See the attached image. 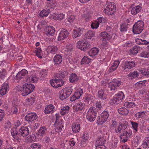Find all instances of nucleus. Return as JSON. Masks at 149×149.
Returning a JSON list of instances; mask_svg holds the SVG:
<instances>
[{
	"label": "nucleus",
	"mask_w": 149,
	"mask_h": 149,
	"mask_svg": "<svg viewBox=\"0 0 149 149\" xmlns=\"http://www.w3.org/2000/svg\"><path fill=\"white\" fill-rule=\"evenodd\" d=\"M69 34V32L65 29H62L60 33L59 34L58 38V40L61 41L65 39L68 37Z\"/></svg>",
	"instance_id": "13"
},
{
	"label": "nucleus",
	"mask_w": 149,
	"mask_h": 149,
	"mask_svg": "<svg viewBox=\"0 0 149 149\" xmlns=\"http://www.w3.org/2000/svg\"><path fill=\"white\" fill-rule=\"evenodd\" d=\"M97 95L99 98L102 100L106 99L107 98L106 94L104 93V90L102 89L98 91Z\"/></svg>",
	"instance_id": "39"
},
{
	"label": "nucleus",
	"mask_w": 149,
	"mask_h": 149,
	"mask_svg": "<svg viewBox=\"0 0 149 149\" xmlns=\"http://www.w3.org/2000/svg\"><path fill=\"white\" fill-rule=\"evenodd\" d=\"M118 113L121 115L125 116L127 115L129 111L124 107H122L118 109Z\"/></svg>",
	"instance_id": "27"
},
{
	"label": "nucleus",
	"mask_w": 149,
	"mask_h": 149,
	"mask_svg": "<svg viewBox=\"0 0 149 149\" xmlns=\"http://www.w3.org/2000/svg\"><path fill=\"white\" fill-rule=\"evenodd\" d=\"M142 99L144 102H149V91L144 94Z\"/></svg>",
	"instance_id": "61"
},
{
	"label": "nucleus",
	"mask_w": 149,
	"mask_h": 149,
	"mask_svg": "<svg viewBox=\"0 0 149 149\" xmlns=\"http://www.w3.org/2000/svg\"><path fill=\"white\" fill-rule=\"evenodd\" d=\"M69 109L70 107L68 106L63 107L60 111L61 114L62 115H64L68 113Z\"/></svg>",
	"instance_id": "48"
},
{
	"label": "nucleus",
	"mask_w": 149,
	"mask_h": 149,
	"mask_svg": "<svg viewBox=\"0 0 149 149\" xmlns=\"http://www.w3.org/2000/svg\"><path fill=\"white\" fill-rule=\"evenodd\" d=\"M81 34V31L80 28H77L73 30L72 36L77 38L80 37Z\"/></svg>",
	"instance_id": "25"
},
{
	"label": "nucleus",
	"mask_w": 149,
	"mask_h": 149,
	"mask_svg": "<svg viewBox=\"0 0 149 149\" xmlns=\"http://www.w3.org/2000/svg\"><path fill=\"white\" fill-rule=\"evenodd\" d=\"M35 102L34 97H30L26 99L25 100V104L26 105H33Z\"/></svg>",
	"instance_id": "42"
},
{
	"label": "nucleus",
	"mask_w": 149,
	"mask_h": 149,
	"mask_svg": "<svg viewBox=\"0 0 149 149\" xmlns=\"http://www.w3.org/2000/svg\"><path fill=\"white\" fill-rule=\"evenodd\" d=\"M38 118L37 114L34 112H31L28 113L25 116V120L29 123L32 122L36 119Z\"/></svg>",
	"instance_id": "12"
},
{
	"label": "nucleus",
	"mask_w": 149,
	"mask_h": 149,
	"mask_svg": "<svg viewBox=\"0 0 149 149\" xmlns=\"http://www.w3.org/2000/svg\"><path fill=\"white\" fill-rule=\"evenodd\" d=\"M128 77L130 79H133L137 78L139 76V73L136 71L131 72L128 74Z\"/></svg>",
	"instance_id": "45"
},
{
	"label": "nucleus",
	"mask_w": 149,
	"mask_h": 149,
	"mask_svg": "<svg viewBox=\"0 0 149 149\" xmlns=\"http://www.w3.org/2000/svg\"><path fill=\"white\" fill-rule=\"evenodd\" d=\"M68 96V95L66 93H65L64 91L62 90L61 92V94L60 96V98L61 100H63L65 99Z\"/></svg>",
	"instance_id": "63"
},
{
	"label": "nucleus",
	"mask_w": 149,
	"mask_h": 149,
	"mask_svg": "<svg viewBox=\"0 0 149 149\" xmlns=\"http://www.w3.org/2000/svg\"><path fill=\"white\" fill-rule=\"evenodd\" d=\"M50 10L49 9L46 8L43 9L39 13V15L42 17H46L50 13Z\"/></svg>",
	"instance_id": "32"
},
{
	"label": "nucleus",
	"mask_w": 149,
	"mask_h": 149,
	"mask_svg": "<svg viewBox=\"0 0 149 149\" xmlns=\"http://www.w3.org/2000/svg\"><path fill=\"white\" fill-rule=\"evenodd\" d=\"M99 49L97 47H94L92 48L88 52L89 55L91 56H93L97 55L98 53Z\"/></svg>",
	"instance_id": "26"
},
{
	"label": "nucleus",
	"mask_w": 149,
	"mask_h": 149,
	"mask_svg": "<svg viewBox=\"0 0 149 149\" xmlns=\"http://www.w3.org/2000/svg\"><path fill=\"white\" fill-rule=\"evenodd\" d=\"M110 125V129L111 130L115 128L117 126V122L114 119L112 120Z\"/></svg>",
	"instance_id": "62"
},
{
	"label": "nucleus",
	"mask_w": 149,
	"mask_h": 149,
	"mask_svg": "<svg viewBox=\"0 0 149 149\" xmlns=\"http://www.w3.org/2000/svg\"><path fill=\"white\" fill-rule=\"evenodd\" d=\"M68 17L67 18V20L70 23H72L75 19V16L73 14V12L70 10L67 12Z\"/></svg>",
	"instance_id": "21"
},
{
	"label": "nucleus",
	"mask_w": 149,
	"mask_h": 149,
	"mask_svg": "<svg viewBox=\"0 0 149 149\" xmlns=\"http://www.w3.org/2000/svg\"><path fill=\"white\" fill-rule=\"evenodd\" d=\"M125 95L122 91H119L115 94L110 100V103L113 104L121 102L125 99Z\"/></svg>",
	"instance_id": "3"
},
{
	"label": "nucleus",
	"mask_w": 149,
	"mask_h": 149,
	"mask_svg": "<svg viewBox=\"0 0 149 149\" xmlns=\"http://www.w3.org/2000/svg\"><path fill=\"white\" fill-rule=\"evenodd\" d=\"M121 82L117 79H113L109 83L108 87L111 91H115L121 85Z\"/></svg>",
	"instance_id": "8"
},
{
	"label": "nucleus",
	"mask_w": 149,
	"mask_h": 149,
	"mask_svg": "<svg viewBox=\"0 0 149 149\" xmlns=\"http://www.w3.org/2000/svg\"><path fill=\"white\" fill-rule=\"evenodd\" d=\"M90 136L88 131H85L83 132L82 137V142H85L89 139Z\"/></svg>",
	"instance_id": "24"
},
{
	"label": "nucleus",
	"mask_w": 149,
	"mask_h": 149,
	"mask_svg": "<svg viewBox=\"0 0 149 149\" xmlns=\"http://www.w3.org/2000/svg\"><path fill=\"white\" fill-rule=\"evenodd\" d=\"M124 106L127 107L133 108L135 106L134 103L132 102H126L124 104Z\"/></svg>",
	"instance_id": "52"
},
{
	"label": "nucleus",
	"mask_w": 149,
	"mask_h": 149,
	"mask_svg": "<svg viewBox=\"0 0 149 149\" xmlns=\"http://www.w3.org/2000/svg\"><path fill=\"white\" fill-rule=\"evenodd\" d=\"M19 134L24 137H26L29 133V129L26 126L21 127L19 129Z\"/></svg>",
	"instance_id": "18"
},
{
	"label": "nucleus",
	"mask_w": 149,
	"mask_h": 149,
	"mask_svg": "<svg viewBox=\"0 0 149 149\" xmlns=\"http://www.w3.org/2000/svg\"><path fill=\"white\" fill-rule=\"evenodd\" d=\"M9 86L7 83H3L0 89V94L1 95H5L9 91Z\"/></svg>",
	"instance_id": "19"
},
{
	"label": "nucleus",
	"mask_w": 149,
	"mask_h": 149,
	"mask_svg": "<svg viewBox=\"0 0 149 149\" xmlns=\"http://www.w3.org/2000/svg\"><path fill=\"white\" fill-rule=\"evenodd\" d=\"M96 116L97 115H86V119L89 122H93L95 120L96 118Z\"/></svg>",
	"instance_id": "60"
},
{
	"label": "nucleus",
	"mask_w": 149,
	"mask_h": 149,
	"mask_svg": "<svg viewBox=\"0 0 149 149\" xmlns=\"http://www.w3.org/2000/svg\"><path fill=\"white\" fill-rule=\"evenodd\" d=\"M28 71L25 69H22L16 76V79L19 80L23 78L27 74Z\"/></svg>",
	"instance_id": "23"
},
{
	"label": "nucleus",
	"mask_w": 149,
	"mask_h": 149,
	"mask_svg": "<svg viewBox=\"0 0 149 149\" xmlns=\"http://www.w3.org/2000/svg\"><path fill=\"white\" fill-rule=\"evenodd\" d=\"M55 32V29L54 27L51 26L46 27L45 29V33L48 36H53Z\"/></svg>",
	"instance_id": "17"
},
{
	"label": "nucleus",
	"mask_w": 149,
	"mask_h": 149,
	"mask_svg": "<svg viewBox=\"0 0 149 149\" xmlns=\"http://www.w3.org/2000/svg\"><path fill=\"white\" fill-rule=\"evenodd\" d=\"M145 85V82L144 81H140L138 82L134 85V87L137 89L141 88Z\"/></svg>",
	"instance_id": "44"
},
{
	"label": "nucleus",
	"mask_w": 149,
	"mask_h": 149,
	"mask_svg": "<svg viewBox=\"0 0 149 149\" xmlns=\"http://www.w3.org/2000/svg\"><path fill=\"white\" fill-rule=\"evenodd\" d=\"M136 65V64L134 61H127L123 63L122 67L123 69L125 70L126 69L132 68Z\"/></svg>",
	"instance_id": "9"
},
{
	"label": "nucleus",
	"mask_w": 149,
	"mask_h": 149,
	"mask_svg": "<svg viewBox=\"0 0 149 149\" xmlns=\"http://www.w3.org/2000/svg\"><path fill=\"white\" fill-rule=\"evenodd\" d=\"M97 115V113L95 107H92L89 109L86 113V115Z\"/></svg>",
	"instance_id": "43"
},
{
	"label": "nucleus",
	"mask_w": 149,
	"mask_h": 149,
	"mask_svg": "<svg viewBox=\"0 0 149 149\" xmlns=\"http://www.w3.org/2000/svg\"><path fill=\"white\" fill-rule=\"evenodd\" d=\"M80 13L82 15V17L84 18L86 21H88L90 20L93 16L91 13H87V10L85 8H82L80 11Z\"/></svg>",
	"instance_id": "10"
},
{
	"label": "nucleus",
	"mask_w": 149,
	"mask_h": 149,
	"mask_svg": "<svg viewBox=\"0 0 149 149\" xmlns=\"http://www.w3.org/2000/svg\"><path fill=\"white\" fill-rule=\"evenodd\" d=\"M11 133L13 138L16 140L19 139V137L18 135V132L16 128H12L11 130Z\"/></svg>",
	"instance_id": "36"
},
{
	"label": "nucleus",
	"mask_w": 149,
	"mask_h": 149,
	"mask_svg": "<svg viewBox=\"0 0 149 149\" xmlns=\"http://www.w3.org/2000/svg\"><path fill=\"white\" fill-rule=\"evenodd\" d=\"M105 13L108 15H112L116 12V6L113 2H107L104 7Z\"/></svg>",
	"instance_id": "1"
},
{
	"label": "nucleus",
	"mask_w": 149,
	"mask_h": 149,
	"mask_svg": "<svg viewBox=\"0 0 149 149\" xmlns=\"http://www.w3.org/2000/svg\"><path fill=\"white\" fill-rule=\"evenodd\" d=\"M109 114L108 111H103L101 114L100 116L98 118L97 123L98 125H102L107 120Z\"/></svg>",
	"instance_id": "7"
},
{
	"label": "nucleus",
	"mask_w": 149,
	"mask_h": 149,
	"mask_svg": "<svg viewBox=\"0 0 149 149\" xmlns=\"http://www.w3.org/2000/svg\"><path fill=\"white\" fill-rule=\"evenodd\" d=\"M141 141V139L139 136H136L132 140V145L134 147L137 146Z\"/></svg>",
	"instance_id": "34"
},
{
	"label": "nucleus",
	"mask_w": 149,
	"mask_h": 149,
	"mask_svg": "<svg viewBox=\"0 0 149 149\" xmlns=\"http://www.w3.org/2000/svg\"><path fill=\"white\" fill-rule=\"evenodd\" d=\"M65 93L69 96L72 91V88L71 87H67L63 89Z\"/></svg>",
	"instance_id": "57"
},
{
	"label": "nucleus",
	"mask_w": 149,
	"mask_h": 149,
	"mask_svg": "<svg viewBox=\"0 0 149 149\" xmlns=\"http://www.w3.org/2000/svg\"><path fill=\"white\" fill-rule=\"evenodd\" d=\"M58 48L57 47L55 46H48L46 49L47 54H55L57 52Z\"/></svg>",
	"instance_id": "22"
},
{
	"label": "nucleus",
	"mask_w": 149,
	"mask_h": 149,
	"mask_svg": "<svg viewBox=\"0 0 149 149\" xmlns=\"http://www.w3.org/2000/svg\"><path fill=\"white\" fill-rule=\"evenodd\" d=\"M141 146L144 149L149 148V137L145 138L142 142Z\"/></svg>",
	"instance_id": "30"
},
{
	"label": "nucleus",
	"mask_w": 149,
	"mask_h": 149,
	"mask_svg": "<svg viewBox=\"0 0 149 149\" xmlns=\"http://www.w3.org/2000/svg\"><path fill=\"white\" fill-rule=\"evenodd\" d=\"M142 9V7L138 5L133 8L131 10V13L132 15H135L139 13Z\"/></svg>",
	"instance_id": "33"
},
{
	"label": "nucleus",
	"mask_w": 149,
	"mask_h": 149,
	"mask_svg": "<svg viewBox=\"0 0 149 149\" xmlns=\"http://www.w3.org/2000/svg\"><path fill=\"white\" fill-rule=\"evenodd\" d=\"M54 60L55 64H59L62 62V58L60 55L57 54L54 57Z\"/></svg>",
	"instance_id": "40"
},
{
	"label": "nucleus",
	"mask_w": 149,
	"mask_h": 149,
	"mask_svg": "<svg viewBox=\"0 0 149 149\" xmlns=\"http://www.w3.org/2000/svg\"><path fill=\"white\" fill-rule=\"evenodd\" d=\"M65 17V15L62 13L59 14L53 13L50 15L49 18L51 19H53L55 20H61Z\"/></svg>",
	"instance_id": "11"
},
{
	"label": "nucleus",
	"mask_w": 149,
	"mask_h": 149,
	"mask_svg": "<svg viewBox=\"0 0 149 149\" xmlns=\"http://www.w3.org/2000/svg\"><path fill=\"white\" fill-rule=\"evenodd\" d=\"M72 129L73 132H78L80 130V125L78 123H73L72 125Z\"/></svg>",
	"instance_id": "28"
},
{
	"label": "nucleus",
	"mask_w": 149,
	"mask_h": 149,
	"mask_svg": "<svg viewBox=\"0 0 149 149\" xmlns=\"http://www.w3.org/2000/svg\"><path fill=\"white\" fill-rule=\"evenodd\" d=\"M76 47L84 51H86L90 48V45L87 41H78L77 43Z\"/></svg>",
	"instance_id": "6"
},
{
	"label": "nucleus",
	"mask_w": 149,
	"mask_h": 149,
	"mask_svg": "<svg viewBox=\"0 0 149 149\" xmlns=\"http://www.w3.org/2000/svg\"><path fill=\"white\" fill-rule=\"evenodd\" d=\"M105 141V140L102 137L99 138L96 141V146H102V145H104V144Z\"/></svg>",
	"instance_id": "54"
},
{
	"label": "nucleus",
	"mask_w": 149,
	"mask_h": 149,
	"mask_svg": "<svg viewBox=\"0 0 149 149\" xmlns=\"http://www.w3.org/2000/svg\"><path fill=\"white\" fill-rule=\"evenodd\" d=\"M36 138V137L34 134L31 135L27 138L26 141L28 143H31L35 141Z\"/></svg>",
	"instance_id": "56"
},
{
	"label": "nucleus",
	"mask_w": 149,
	"mask_h": 149,
	"mask_svg": "<svg viewBox=\"0 0 149 149\" xmlns=\"http://www.w3.org/2000/svg\"><path fill=\"white\" fill-rule=\"evenodd\" d=\"M47 3L48 7H50L52 9H54L56 7V5L52 0H46Z\"/></svg>",
	"instance_id": "58"
},
{
	"label": "nucleus",
	"mask_w": 149,
	"mask_h": 149,
	"mask_svg": "<svg viewBox=\"0 0 149 149\" xmlns=\"http://www.w3.org/2000/svg\"><path fill=\"white\" fill-rule=\"evenodd\" d=\"M36 55L39 58H42V51L41 48H38L36 49L35 50Z\"/></svg>",
	"instance_id": "64"
},
{
	"label": "nucleus",
	"mask_w": 149,
	"mask_h": 149,
	"mask_svg": "<svg viewBox=\"0 0 149 149\" xmlns=\"http://www.w3.org/2000/svg\"><path fill=\"white\" fill-rule=\"evenodd\" d=\"M94 32L91 31H88L85 35L86 38L88 39H91L94 37Z\"/></svg>",
	"instance_id": "51"
},
{
	"label": "nucleus",
	"mask_w": 149,
	"mask_h": 149,
	"mask_svg": "<svg viewBox=\"0 0 149 149\" xmlns=\"http://www.w3.org/2000/svg\"><path fill=\"white\" fill-rule=\"evenodd\" d=\"M79 79V77L75 73L71 74L70 76L69 81L70 83H73L77 81Z\"/></svg>",
	"instance_id": "41"
},
{
	"label": "nucleus",
	"mask_w": 149,
	"mask_h": 149,
	"mask_svg": "<svg viewBox=\"0 0 149 149\" xmlns=\"http://www.w3.org/2000/svg\"><path fill=\"white\" fill-rule=\"evenodd\" d=\"M144 24L142 20H139L136 22L133 27V32L135 34H139L143 30Z\"/></svg>",
	"instance_id": "4"
},
{
	"label": "nucleus",
	"mask_w": 149,
	"mask_h": 149,
	"mask_svg": "<svg viewBox=\"0 0 149 149\" xmlns=\"http://www.w3.org/2000/svg\"><path fill=\"white\" fill-rule=\"evenodd\" d=\"M85 106L84 103L79 102L77 103L73 106V108L76 111H81L83 109Z\"/></svg>",
	"instance_id": "20"
},
{
	"label": "nucleus",
	"mask_w": 149,
	"mask_h": 149,
	"mask_svg": "<svg viewBox=\"0 0 149 149\" xmlns=\"http://www.w3.org/2000/svg\"><path fill=\"white\" fill-rule=\"evenodd\" d=\"M38 78L36 75H34L29 77L27 80V82H30V83L36 82L38 80Z\"/></svg>",
	"instance_id": "46"
},
{
	"label": "nucleus",
	"mask_w": 149,
	"mask_h": 149,
	"mask_svg": "<svg viewBox=\"0 0 149 149\" xmlns=\"http://www.w3.org/2000/svg\"><path fill=\"white\" fill-rule=\"evenodd\" d=\"M135 41L136 43L139 45H149V40L147 41L146 40L137 38L136 39Z\"/></svg>",
	"instance_id": "37"
},
{
	"label": "nucleus",
	"mask_w": 149,
	"mask_h": 149,
	"mask_svg": "<svg viewBox=\"0 0 149 149\" xmlns=\"http://www.w3.org/2000/svg\"><path fill=\"white\" fill-rule=\"evenodd\" d=\"M118 142V138L115 136H113L111 138V145L112 148H114Z\"/></svg>",
	"instance_id": "49"
},
{
	"label": "nucleus",
	"mask_w": 149,
	"mask_h": 149,
	"mask_svg": "<svg viewBox=\"0 0 149 149\" xmlns=\"http://www.w3.org/2000/svg\"><path fill=\"white\" fill-rule=\"evenodd\" d=\"M146 111H142L137 112L135 115V116L137 118L144 117L146 114Z\"/></svg>",
	"instance_id": "50"
},
{
	"label": "nucleus",
	"mask_w": 149,
	"mask_h": 149,
	"mask_svg": "<svg viewBox=\"0 0 149 149\" xmlns=\"http://www.w3.org/2000/svg\"><path fill=\"white\" fill-rule=\"evenodd\" d=\"M120 64V62L118 60L114 61L112 65L109 68V71L112 72L118 68Z\"/></svg>",
	"instance_id": "31"
},
{
	"label": "nucleus",
	"mask_w": 149,
	"mask_h": 149,
	"mask_svg": "<svg viewBox=\"0 0 149 149\" xmlns=\"http://www.w3.org/2000/svg\"><path fill=\"white\" fill-rule=\"evenodd\" d=\"M56 82L57 88L60 87L63 85L64 81L60 78L56 79Z\"/></svg>",
	"instance_id": "55"
},
{
	"label": "nucleus",
	"mask_w": 149,
	"mask_h": 149,
	"mask_svg": "<svg viewBox=\"0 0 149 149\" xmlns=\"http://www.w3.org/2000/svg\"><path fill=\"white\" fill-rule=\"evenodd\" d=\"M35 88L34 85L32 84L25 83L21 88L20 91L23 96H25L31 93Z\"/></svg>",
	"instance_id": "2"
},
{
	"label": "nucleus",
	"mask_w": 149,
	"mask_h": 149,
	"mask_svg": "<svg viewBox=\"0 0 149 149\" xmlns=\"http://www.w3.org/2000/svg\"><path fill=\"white\" fill-rule=\"evenodd\" d=\"M55 111V107L52 104L45 106L44 112L45 114H52Z\"/></svg>",
	"instance_id": "15"
},
{
	"label": "nucleus",
	"mask_w": 149,
	"mask_h": 149,
	"mask_svg": "<svg viewBox=\"0 0 149 149\" xmlns=\"http://www.w3.org/2000/svg\"><path fill=\"white\" fill-rule=\"evenodd\" d=\"M132 134V131L130 130H129L128 131L123 133V135L120 136L122 141L123 142L127 141Z\"/></svg>",
	"instance_id": "14"
},
{
	"label": "nucleus",
	"mask_w": 149,
	"mask_h": 149,
	"mask_svg": "<svg viewBox=\"0 0 149 149\" xmlns=\"http://www.w3.org/2000/svg\"><path fill=\"white\" fill-rule=\"evenodd\" d=\"M100 36L102 37V41H106L105 43H102L100 45V47L102 49H106L108 46L107 42L106 41L110 40L112 36L110 33L106 31L102 32L100 34Z\"/></svg>",
	"instance_id": "5"
},
{
	"label": "nucleus",
	"mask_w": 149,
	"mask_h": 149,
	"mask_svg": "<svg viewBox=\"0 0 149 149\" xmlns=\"http://www.w3.org/2000/svg\"><path fill=\"white\" fill-rule=\"evenodd\" d=\"M56 126L55 131L57 132H60L61 131L63 126L61 123L55 121L54 124Z\"/></svg>",
	"instance_id": "35"
},
{
	"label": "nucleus",
	"mask_w": 149,
	"mask_h": 149,
	"mask_svg": "<svg viewBox=\"0 0 149 149\" xmlns=\"http://www.w3.org/2000/svg\"><path fill=\"white\" fill-rule=\"evenodd\" d=\"M139 49V47L137 46L134 47L130 50L131 54L134 55L136 54L138 52Z\"/></svg>",
	"instance_id": "59"
},
{
	"label": "nucleus",
	"mask_w": 149,
	"mask_h": 149,
	"mask_svg": "<svg viewBox=\"0 0 149 149\" xmlns=\"http://www.w3.org/2000/svg\"><path fill=\"white\" fill-rule=\"evenodd\" d=\"M46 130L47 129L44 126L41 127L38 132V135L40 136H43L45 134Z\"/></svg>",
	"instance_id": "53"
},
{
	"label": "nucleus",
	"mask_w": 149,
	"mask_h": 149,
	"mask_svg": "<svg viewBox=\"0 0 149 149\" xmlns=\"http://www.w3.org/2000/svg\"><path fill=\"white\" fill-rule=\"evenodd\" d=\"M91 61V59L87 56H84L82 58L81 61V64L87 65L90 63Z\"/></svg>",
	"instance_id": "38"
},
{
	"label": "nucleus",
	"mask_w": 149,
	"mask_h": 149,
	"mask_svg": "<svg viewBox=\"0 0 149 149\" xmlns=\"http://www.w3.org/2000/svg\"><path fill=\"white\" fill-rule=\"evenodd\" d=\"M75 89L76 90L74 94L75 96H76V97L79 99L81 96L83 91L82 89L78 87H75Z\"/></svg>",
	"instance_id": "29"
},
{
	"label": "nucleus",
	"mask_w": 149,
	"mask_h": 149,
	"mask_svg": "<svg viewBox=\"0 0 149 149\" xmlns=\"http://www.w3.org/2000/svg\"><path fill=\"white\" fill-rule=\"evenodd\" d=\"M41 145L39 143H33L29 148V149H41Z\"/></svg>",
	"instance_id": "47"
},
{
	"label": "nucleus",
	"mask_w": 149,
	"mask_h": 149,
	"mask_svg": "<svg viewBox=\"0 0 149 149\" xmlns=\"http://www.w3.org/2000/svg\"><path fill=\"white\" fill-rule=\"evenodd\" d=\"M104 19V18L102 17H98L97 20L92 22L91 24V28L93 29L98 28L100 23H101Z\"/></svg>",
	"instance_id": "16"
}]
</instances>
